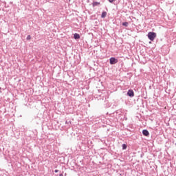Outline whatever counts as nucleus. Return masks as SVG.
Here are the masks:
<instances>
[{
    "instance_id": "dca6fc26",
    "label": "nucleus",
    "mask_w": 176,
    "mask_h": 176,
    "mask_svg": "<svg viewBox=\"0 0 176 176\" xmlns=\"http://www.w3.org/2000/svg\"><path fill=\"white\" fill-rule=\"evenodd\" d=\"M125 120H127V118H125Z\"/></svg>"
},
{
    "instance_id": "2eb2a0df",
    "label": "nucleus",
    "mask_w": 176,
    "mask_h": 176,
    "mask_svg": "<svg viewBox=\"0 0 176 176\" xmlns=\"http://www.w3.org/2000/svg\"><path fill=\"white\" fill-rule=\"evenodd\" d=\"M59 176H64V175H63V173H60Z\"/></svg>"
},
{
    "instance_id": "9b49d317",
    "label": "nucleus",
    "mask_w": 176,
    "mask_h": 176,
    "mask_svg": "<svg viewBox=\"0 0 176 176\" xmlns=\"http://www.w3.org/2000/svg\"><path fill=\"white\" fill-rule=\"evenodd\" d=\"M115 1H116V0H109V2H110V3H112Z\"/></svg>"
},
{
    "instance_id": "ddd939ff",
    "label": "nucleus",
    "mask_w": 176,
    "mask_h": 176,
    "mask_svg": "<svg viewBox=\"0 0 176 176\" xmlns=\"http://www.w3.org/2000/svg\"><path fill=\"white\" fill-rule=\"evenodd\" d=\"M58 170H57V169H56L55 170H54V173H58Z\"/></svg>"
},
{
    "instance_id": "f8f14e48",
    "label": "nucleus",
    "mask_w": 176,
    "mask_h": 176,
    "mask_svg": "<svg viewBox=\"0 0 176 176\" xmlns=\"http://www.w3.org/2000/svg\"><path fill=\"white\" fill-rule=\"evenodd\" d=\"M69 123H70V124H71L72 122H71V121H69V122L66 121V122H65V124H68Z\"/></svg>"
},
{
    "instance_id": "1a4fd4ad",
    "label": "nucleus",
    "mask_w": 176,
    "mask_h": 176,
    "mask_svg": "<svg viewBox=\"0 0 176 176\" xmlns=\"http://www.w3.org/2000/svg\"><path fill=\"white\" fill-rule=\"evenodd\" d=\"M122 25L124 27H129V23L128 22H124V23H122Z\"/></svg>"
},
{
    "instance_id": "9d476101",
    "label": "nucleus",
    "mask_w": 176,
    "mask_h": 176,
    "mask_svg": "<svg viewBox=\"0 0 176 176\" xmlns=\"http://www.w3.org/2000/svg\"><path fill=\"white\" fill-rule=\"evenodd\" d=\"M26 39L27 41H31V35H28Z\"/></svg>"
},
{
    "instance_id": "7ed1b4c3",
    "label": "nucleus",
    "mask_w": 176,
    "mask_h": 176,
    "mask_svg": "<svg viewBox=\"0 0 176 176\" xmlns=\"http://www.w3.org/2000/svg\"><path fill=\"white\" fill-rule=\"evenodd\" d=\"M126 96H128V97H130L131 98L134 97V91H133V89L128 90Z\"/></svg>"
},
{
    "instance_id": "39448f33",
    "label": "nucleus",
    "mask_w": 176,
    "mask_h": 176,
    "mask_svg": "<svg viewBox=\"0 0 176 176\" xmlns=\"http://www.w3.org/2000/svg\"><path fill=\"white\" fill-rule=\"evenodd\" d=\"M100 3L98 1H94L92 3V6H93V8H96V6H98V5H100Z\"/></svg>"
},
{
    "instance_id": "4468645a",
    "label": "nucleus",
    "mask_w": 176,
    "mask_h": 176,
    "mask_svg": "<svg viewBox=\"0 0 176 176\" xmlns=\"http://www.w3.org/2000/svg\"><path fill=\"white\" fill-rule=\"evenodd\" d=\"M1 90H2V88H1V87H0V93H2V91H1Z\"/></svg>"
},
{
    "instance_id": "423d86ee",
    "label": "nucleus",
    "mask_w": 176,
    "mask_h": 176,
    "mask_svg": "<svg viewBox=\"0 0 176 176\" xmlns=\"http://www.w3.org/2000/svg\"><path fill=\"white\" fill-rule=\"evenodd\" d=\"M74 38L75 39H80V35H79V34H78V33H75L74 34Z\"/></svg>"
},
{
    "instance_id": "f03ea898",
    "label": "nucleus",
    "mask_w": 176,
    "mask_h": 176,
    "mask_svg": "<svg viewBox=\"0 0 176 176\" xmlns=\"http://www.w3.org/2000/svg\"><path fill=\"white\" fill-rule=\"evenodd\" d=\"M118 60L115 57H111L109 58V64L111 65H115V64H118Z\"/></svg>"
},
{
    "instance_id": "f257e3e1",
    "label": "nucleus",
    "mask_w": 176,
    "mask_h": 176,
    "mask_svg": "<svg viewBox=\"0 0 176 176\" xmlns=\"http://www.w3.org/2000/svg\"><path fill=\"white\" fill-rule=\"evenodd\" d=\"M147 36L149 41L153 42L155 41V38H156V33L154 32H149L147 34Z\"/></svg>"
},
{
    "instance_id": "20e7f679",
    "label": "nucleus",
    "mask_w": 176,
    "mask_h": 176,
    "mask_svg": "<svg viewBox=\"0 0 176 176\" xmlns=\"http://www.w3.org/2000/svg\"><path fill=\"white\" fill-rule=\"evenodd\" d=\"M142 134L143 135H144V137H149V131H148V129H144L142 131Z\"/></svg>"
},
{
    "instance_id": "0eeeda50",
    "label": "nucleus",
    "mask_w": 176,
    "mask_h": 176,
    "mask_svg": "<svg viewBox=\"0 0 176 176\" xmlns=\"http://www.w3.org/2000/svg\"><path fill=\"white\" fill-rule=\"evenodd\" d=\"M107 17V12L103 11L101 14V19H105Z\"/></svg>"
},
{
    "instance_id": "6e6552de",
    "label": "nucleus",
    "mask_w": 176,
    "mask_h": 176,
    "mask_svg": "<svg viewBox=\"0 0 176 176\" xmlns=\"http://www.w3.org/2000/svg\"><path fill=\"white\" fill-rule=\"evenodd\" d=\"M126 149H127V144H122V150L124 151Z\"/></svg>"
}]
</instances>
